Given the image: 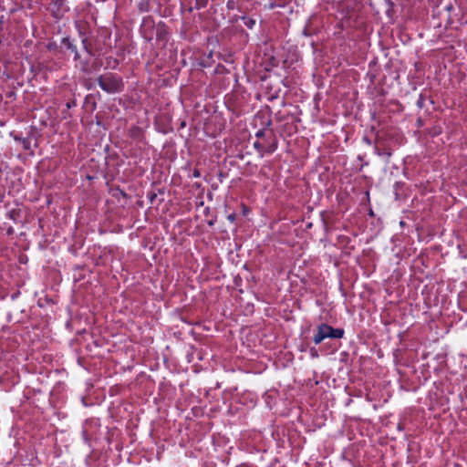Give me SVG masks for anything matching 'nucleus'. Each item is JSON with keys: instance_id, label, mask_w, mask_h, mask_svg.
I'll return each instance as SVG.
<instances>
[{"instance_id": "nucleus-5", "label": "nucleus", "mask_w": 467, "mask_h": 467, "mask_svg": "<svg viewBox=\"0 0 467 467\" xmlns=\"http://www.w3.org/2000/svg\"><path fill=\"white\" fill-rule=\"evenodd\" d=\"M67 48H68V49H70L72 52H75V54H76V58H77V57H78V53H77V51H76L75 47L72 46V44H71V43H69V42H67Z\"/></svg>"}, {"instance_id": "nucleus-2", "label": "nucleus", "mask_w": 467, "mask_h": 467, "mask_svg": "<svg viewBox=\"0 0 467 467\" xmlns=\"http://www.w3.org/2000/svg\"><path fill=\"white\" fill-rule=\"evenodd\" d=\"M98 82L99 87L109 93L117 92L120 89L121 87L120 80L111 74L100 76L98 78Z\"/></svg>"}, {"instance_id": "nucleus-4", "label": "nucleus", "mask_w": 467, "mask_h": 467, "mask_svg": "<svg viewBox=\"0 0 467 467\" xmlns=\"http://www.w3.org/2000/svg\"><path fill=\"white\" fill-rule=\"evenodd\" d=\"M255 136L257 138H270L271 141H273V140H276L271 130H260L256 132Z\"/></svg>"}, {"instance_id": "nucleus-1", "label": "nucleus", "mask_w": 467, "mask_h": 467, "mask_svg": "<svg viewBox=\"0 0 467 467\" xmlns=\"http://www.w3.org/2000/svg\"><path fill=\"white\" fill-rule=\"evenodd\" d=\"M344 330L341 328H333L327 324H321L317 327V331L313 337L315 344H320L325 338H341Z\"/></svg>"}, {"instance_id": "nucleus-3", "label": "nucleus", "mask_w": 467, "mask_h": 467, "mask_svg": "<svg viewBox=\"0 0 467 467\" xmlns=\"http://www.w3.org/2000/svg\"><path fill=\"white\" fill-rule=\"evenodd\" d=\"M254 146L255 149L261 151V156H263L265 152L271 153L275 151L277 146V142L276 140H273V141H271L269 144H265L261 141H255Z\"/></svg>"}, {"instance_id": "nucleus-6", "label": "nucleus", "mask_w": 467, "mask_h": 467, "mask_svg": "<svg viewBox=\"0 0 467 467\" xmlns=\"http://www.w3.org/2000/svg\"><path fill=\"white\" fill-rule=\"evenodd\" d=\"M265 140L263 141V143H265V144H269L271 143V139L270 138H265Z\"/></svg>"}]
</instances>
